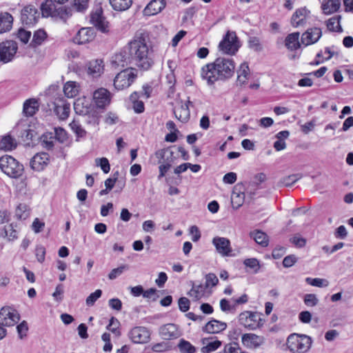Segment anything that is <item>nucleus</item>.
<instances>
[{
  "mask_svg": "<svg viewBox=\"0 0 353 353\" xmlns=\"http://www.w3.org/2000/svg\"><path fill=\"white\" fill-rule=\"evenodd\" d=\"M227 324L225 322L213 319L205 325L203 330L210 334H216L225 330Z\"/></svg>",
  "mask_w": 353,
  "mask_h": 353,
  "instance_id": "27",
  "label": "nucleus"
},
{
  "mask_svg": "<svg viewBox=\"0 0 353 353\" xmlns=\"http://www.w3.org/2000/svg\"><path fill=\"white\" fill-rule=\"evenodd\" d=\"M42 14L44 17H51L63 22L72 16V10L65 6H57L52 0H46L41 6Z\"/></svg>",
  "mask_w": 353,
  "mask_h": 353,
  "instance_id": "4",
  "label": "nucleus"
},
{
  "mask_svg": "<svg viewBox=\"0 0 353 353\" xmlns=\"http://www.w3.org/2000/svg\"><path fill=\"white\" fill-rule=\"evenodd\" d=\"M111 65L115 68L119 67L124 68L128 65H130V58L128 46L124 47L121 51L116 53L112 57Z\"/></svg>",
  "mask_w": 353,
  "mask_h": 353,
  "instance_id": "17",
  "label": "nucleus"
},
{
  "mask_svg": "<svg viewBox=\"0 0 353 353\" xmlns=\"http://www.w3.org/2000/svg\"><path fill=\"white\" fill-rule=\"evenodd\" d=\"M235 63L229 57H217L213 62L209 63L201 68V77L207 81L208 85L216 81H225L234 74Z\"/></svg>",
  "mask_w": 353,
  "mask_h": 353,
  "instance_id": "1",
  "label": "nucleus"
},
{
  "mask_svg": "<svg viewBox=\"0 0 353 353\" xmlns=\"http://www.w3.org/2000/svg\"><path fill=\"white\" fill-rule=\"evenodd\" d=\"M174 152L169 149H161L156 152V156L159 159V163L161 165L159 167V175L158 178L160 179L163 177L168 170L171 168L174 161Z\"/></svg>",
  "mask_w": 353,
  "mask_h": 353,
  "instance_id": "9",
  "label": "nucleus"
},
{
  "mask_svg": "<svg viewBox=\"0 0 353 353\" xmlns=\"http://www.w3.org/2000/svg\"><path fill=\"white\" fill-rule=\"evenodd\" d=\"M245 185L243 183H239L233 188L231 195V203L232 208L238 209L241 207L245 201Z\"/></svg>",
  "mask_w": 353,
  "mask_h": 353,
  "instance_id": "15",
  "label": "nucleus"
},
{
  "mask_svg": "<svg viewBox=\"0 0 353 353\" xmlns=\"http://www.w3.org/2000/svg\"><path fill=\"white\" fill-rule=\"evenodd\" d=\"M39 109L37 101L34 99L26 100L23 103V112L26 117L33 116Z\"/></svg>",
  "mask_w": 353,
  "mask_h": 353,
  "instance_id": "34",
  "label": "nucleus"
},
{
  "mask_svg": "<svg viewBox=\"0 0 353 353\" xmlns=\"http://www.w3.org/2000/svg\"><path fill=\"white\" fill-rule=\"evenodd\" d=\"M30 215L29 207L26 203H20L16 210L15 216L19 219H26Z\"/></svg>",
  "mask_w": 353,
  "mask_h": 353,
  "instance_id": "46",
  "label": "nucleus"
},
{
  "mask_svg": "<svg viewBox=\"0 0 353 353\" xmlns=\"http://www.w3.org/2000/svg\"><path fill=\"white\" fill-rule=\"evenodd\" d=\"M137 78L133 69H125L119 72L114 79V86L116 90H121L131 85Z\"/></svg>",
  "mask_w": 353,
  "mask_h": 353,
  "instance_id": "8",
  "label": "nucleus"
},
{
  "mask_svg": "<svg viewBox=\"0 0 353 353\" xmlns=\"http://www.w3.org/2000/svg\"><path fill=\"white\" fill-rule=\"evenodd\" d=\"M96 165L100 166L104 173L107 174L110 172V165L108 159L103 157L100 159H96Z\"/></svg>",
  "mask_w": 353,
  "mask_h": 353,
  "instance_id": "53",
  "label": "nucleus"
},
{
  "mask_svg": "<svg viewBox=\"0 0 353 353\" xmlns=\"http://www.w3.org/2000/svg\"><path fill=\"white\" fill-rule=\"evenodd\" d=\"M310 14V12L305 8L297 9L292 16V26L294 28L304 26L306 24Z\"/></svg>",
  "mask_w": 353,
  "mask_h": 353,
  "instance_id": "22",
  "label": "nucleus"
},
{
  "mask_svg": "<svg viewBox=\"0 0 353 353\" xmlns=\"http://www.w3.org/2000/svg\"><path fill=\"white\" fill-rule=\"evenodd\" d=\"M239 47L236 33L228 31L219 43L218 48L223 54L233 55L238 51Z\"/></svg>",
  "mask_w": 353,
  "mask_h": 353,
  "instance_id": "7",
  "label": "nucleus"
},
{
  "mask_svg": "<svg viewBox=\"0 0 353 353\" xmlns=\"http://www.w3.org/2000/svg\"><path fill=\"white\" fill-rule=\"evenodd\" d=\"M95 37V31L93 28H81L73 40L77 44H84L92 41Z\"/></svg>",
  "mask_w": 353,
  "mask_h": 353,
  "instance_id": "20",
  "label": "nucleus"
},
{
  "mask_svg": "<svg viewBox=\"0 0 353 353\" xmlns=\"http://www.w3.org/2000/svg\"><path fill=\"white\" fill-rule=\"evenodd\" d=\"M93 99L98 108H104L110 104L111 94L107 89L101 88L94 92Z\"/></svg>",
  "mask_w": 353,
  "mask_h": 353,
  "instance_id": "18",
  "label": "nucleus"
},
{
  "mask_svg": "<svg viewBox=\"0 0 353 353\" xmlns=\"http://www.w3.org/2000/svg\"><path fill=\"white\" fill-rule=\"evenodd\" d=\"M63 92L68 98H73L79 92L78 86L75 82L68 81L64 85Z\"/></svg>",
  "mask_w": 353,
  "mask_h": 353,
  "instance_id": "45",
  "label": "nucleus"
},
{
  "mask_svg": "<svg viewBox=\"0 0 353 353\" xmlns=\"http://www.w3.org/2000/svg\"><path fill=\"white\" fill-rule=\"evenodd\" d=\"M141 98L138 92H134L131 94L130 99L133 104V110L136 113H142L144 112L145 107L142 101L139 100Z\"/></svg>",
  "mask_w": 353,
  "mask_h": 353,
  "instance_id": "37",
  "label": "nucleus"
},
{
  "mask_svg": "<svg viewBox=\"0 0 353 353\" xmlns=\"http://www.w3.org/2000/svg\"><path fill=\"white\" fill-rule=\"evenodd\" d=\"M250 236L253 238L255 242L261 245L262 247H266L268 245V237L267 234L261 231L255 230L250 233Z\"/></svg>",
  "mask_w": 353,
  "mask_h": 353,
  "instance_id": "38",
  "label": "nucleus"
},
{
  "mask_svg": "<svg viewBox=\"0 0 353 353\" xmlns=\"http://www.w3.org/2000/svg\"><path fill=\"white\" fill-rule=\"evenodd\" d=\"M110 3L114 10L125 11L132 6V0H110Z\"/></svg>",
  "mask_w": 353,
  "mask_h": 353,
  "instance_id": "39",
  "label": "nucleus"
},
{
  "mask_svg": "<svg viewBox=\"0 0 353 353\" xmlns=\"http://www.w3.org/2000/svg\"><path fill=\"white\" fill-rule=\"evenodd\" d=\"M203 346L201 349L202 353H210L217 350L221 345V342L212 338H205L202 339Z\"/></svg>",
  "mask_w": 353,
  "mask_h": 353,
  "instance_id": "29",
  "label": "nucleus"
},
{
  "mask_svg": "<svg viewBox=\"0 0 353 353\" xmlns=\"http://www.w3.org/2000/svg\"><path fill=\"white\" fill-rule=\"evenodd\" d=\"M55 139L60 143H64L68 139L66 131L62 128H54Z\"/></svg>",
  "mask_w": 353,
  "mask_h": 353,
  "instance_id": "54",
  "label": "nucleus"
},
{
  "mask_svg": "<svg viewBox=\"0 0 353 353\" xmlns=\"http://www.w3.org/2000/svg\"><path fill=\"white\" fill-rule=\"evenodd\" d=\"M341 19V15H336L329 19L326 24L327 29L332 32H341L343 31V29L340 25Z\"/></svg>",
  "mask_w": 353,
  "mask_h": 353,
  "instance_id": "41",
  "label": "nucleus"
},
{
  "mask_svg": "<svg viewBox=\"0 0 353 353\" xmlns=\"http://www.w3.org/2000/svg\"><path fill=\"white\" fill-rule=\"evenodd\" d=\"M249 47L255 51L259 52L262 50L259 39L255 37H250L248 41Z\"/></svg>",
  "mask_w": 353,
  "mask_h": 353,
  "instance_id": "61",
  "label": "nucleus"
},
{
  "mask_svg": "<svg viewBox=\"0 0 353 353\" xmlns=\"http://www.w3.org/2000/svg\"><path fill=\"white\" fill-rule=\"evenodd\" d=\"M206 289L207 288L202 284H193L192 289L188 292V294L195 300H199L203 296Z\"/></svg>",
  "mask_w": 353,
  "mask_h": 353,
  "instance_id": "43",
  "label": "nucleus"
},
{
  "mask_svg": "<svg viewBox=\"0 0 353 353\" xmlns=\"http://www.w3.org/2000/svg\"><path fill=\"white\" fill-rule=\"evenodd\" d=\"M190 105L193 106L192 102L188 100L186 103H181L179 107L176 108L174 110L176 118L183 123L187 122L190 119Z\"/></svg>",
  "mask_w": 353,
  "mask_h": 353,
  "instance_id": "26",
  "label": "nucleus"
},
{
  "mask_svg": "<svg viewBox=\"0 0 353 353\" xmlns=\"http://www.w3.org/2000/svg\"><path fill=\"white\" fill-rule=\"evenodd\" d=\"M0 168L11 178H19L23 172V165L10 155H4L0 158Z\"/></svg>",
  "mask_w": 353,
  "mask_h": 353,
  "instance_id": "5",
  "label": "nucleus"
},
{
  "mask_svg": "<svg viewBox=\"0 0 353 353\" xmlns=\"http://www.w3.org/2000/svg\"><path fill=\"white\" fill-rule=\"evenodd\" d=\"M341 6L340 0H323L321 9L325 14H331L339 11Z\"/></svg>",
  "mask_w": 353,
  "mask_h": 353,
  "instance_id": "28",
  "label": "nucleus"
},
{
  "mask_svg": "<svg viewBox=\"0 0 353 353\" xmlns=\"http://www.w3.org/2000/svg\"><path fill=\"white\" fill-rule=\"evenodd\" d=\"M220 307L222 311L229 312L236 310V305L232 300L230 301L225 299H223L220 301Z\"/></svg>",
  "mask_w": 353,
  "mask_h": 353,
  "instance_id": "52",
  "label": "nucleus"
},
{
  "mask_svg": "<svg viewBox=\"0 0 353 353\" xmlns=\"http://www.w3.org/2000/svg\"><path fill=\"white\" fill-rule=\"evenodd\" d=\"M17 49V43L14 41L9 40L0 43V61L6 63L12 61Z\"/></svg>",
  "mask_w": 353,
  "mask_h": 353,
  "instance_id": "11",
  "label": "nucleus"
},
{
  "mask_svg": "<svg viewBox=\"0 0 353 353\" xmlns=\"http://www.w3.org/2000/svg\"><path fill=\"white\" fill-rule=\"evenodd\" d=\"M16 140L10 134L1 137L0 139V150L4 151H10L17 148Z\"/></svg>",
  "mask_w": 353,
  "mask_h": 353,
  "instance_id": "31",
  "label": "nucleus"
},
{
  "mask_svg": "<svg viewBox=\"0 0 353 353\" xmlns=\"http://www.w3.org/2000/svg\"><path fill=\"white\" fill-rule=\"evenodd\" d=\"M39 18V12L34 6H27L21 10V21L24 25L32 26L37 22Z\"/></svg>",
  "mask_w": 353,
  "mask_h": 353,
  "instance_id": "14",
  "label": "nucleus"
},
{
  "mask_svg": "<svg viewBox=\"0 0 353 353\" xmlns=\"http://www.w3.org/2000/svg\"><path fill=\"white\" fill-rule=\"evenodd\" d=\"M301 174H294L282 178L279 182V186L290 187L302 178Z\"/></svg>",
  "mask_w": 353,
  "mask_h": 353,
  "instance_id": "44",
  "label": "nucleus"
},
{
  "mask_svg": "<svg viewBox=\"0 0 353 353\" xmlns=\"http://www.w3.org/2000/svg\"><path fill=\"white\" fill-rule=\"evenodd\" d=\"M219 279L215 274L209 273L205 275V286L208 288L209 287H214L217 285Z\"/></svg>",
  "mask_w": 353,
  "mask_h": 353,
  "instance_id": "57",
  "label": "nucleus"
},
{
  "mask_svg": "<svg viewBox=\"0 0 353 353\" xmlns=\"http://www.w3.org/2000/svg\"><path fill=\"white\" fill-rule=\"evenodd\" d=\"M84 121L88 123L93 125H97L99 124V118L95 114L87 113L86 115L83 116Z\"/></svg>",
  "mask_w": 353,
  "mask_h": 353,
  "instance_id": "63",
  "label": "nucleus"
},
{
  "mask_svg": "<svg viewBox=\"0 0 353 353\" xmlns=\"http://www.w3.org/2000/svg\"><path fill=\"white\" fill-rule=\"evenodd\" d=\"M297 261V257L295 255L286 256L283 260V265L285 268H290Z\"/></svg>",
  "mask_w": 353,
  "mask_h": 353,
  "instance_id": "64",
  "label": "nucleus"
},
{
  "mask_svg": "<svg viewBox=\"0 0 353 353\" xmlns=\"http://www.w3.org/2000/svg\"><path fill=\"white\" fill-rule=\"evenodd\" d=\"M102 291L101 290H97L94 292L91 293L86 299L85 302L88 305H93L96 301L101 297Z\"/></svg>",
  "mask_w": 353,
  "mask_h": 353,
  "instance_id": "58",
  "label": "nucleus"
},
{
  "mask_svg": "<svg viewBox=\"0 0 353 353\" xmlns=\"http://www.w3.org/2000/svg\"><path fill=\"white\" fill-rule=\"evenodd\" d=\"M165 0H152L144 8L145 16H152L161 12L165 7Z\"/></svg>",
  "mask_w": 353,
  "mask_h": 353,
  "instance_id": "25",
  "label": "nucleus"
},
{
  "mask_svg": "<svg viewBox=\"0 0 353 353\" xmlns=\"http://www.w3.org/2000/svg\"><path fill=\"white\" fill-rule=\"evenodd\" d=\"M20 319L18 312L10 307H3L0 310V340L6 335V330L3 327L14 325Z\"/></svg>",
  "mask_w": 353,
  "mask_h": 353,
  "instance_id": "6",
  "label": "nucleus"
},
{
  "mask_svg": "<svg viewBox=\"0 0 353 353\" xmlns=\"http://www.w3.org/2000/svg\"><path fill=\"white\" fill-rule=\"evenodd\" d=\"M13 17L8 12L0 14V33L10 31L12 28Z\"/></svg>",
  "mask_w": 353,
  "mask_h": 353,
  "instance_id": "30",
  "label": "nucleus"
},
{
  "mask_svg": "<svg viewBox=\"0 0 353 353\" xmlns=\"http://www.w3.org/2000/svg\"><path fill=\"white\" fill-rule=\"evenodd\" d=\"M103 72V61L96 59L91 61L88 65V73L94 77H99Z\"/></svg>",
  "mask_w": 353,
  "mask_h": 353,
  "instance_id": "33",
  "label": "nucleus"
},
{
  "mask_svg": "<svg viewBox=\"0 0 353 353\" xmlns=\"http://www.w3.org/2000/svg\"><path fill=\"white\" fill-rule=\"evenodd\" d=\"M181 353H195L196 348L189 341L181 339L178 345Z\"/></svg>",
  "mask_w": 353,
  "mask_h": 353,
  "instance_id": "47",
  "label": "nucleus"
},
{
  "mask_svg": "<svg viewBox=\"0 0 353 353\" xmlns=\"http://www.w3.org/2000/svg\"><path fill=\"white\" fill-rule=\"evenodd\" d=\"M212 243L215 247L216 252L222 256H228L231 255L232 249L230 241L228 239L221 236L213 238Z\"/></svg>",
  "mask_w": 353,
  "mask_h": 353,
  "instance_id": "16",
  "label": "nucleus"
},
{
  "mask_svg": "<svg viewBox=\"0 0 353 353\" xmlns=\"http://www.w3.org/2000/svg\"><path fill=\"white\" fill-rule=\"evenodd\" d=\"M244 265L253 270L254 274L259 272L260 269L259 261L255 258L247 259L243 261Z\"/></svg>",
  "mask_w": 353,
  "mask_h": 353,
  "instance_id": "49",
  "label": "nucleus"
},
{
  "mask_svg": "<svg viewBox=\"0 0 353 353\" xmlns=\"http://www.w3.org/2000/svg\"><path fill=\"white\" fill-rule=\"evenodd\" d=\"M150 331L143 326L133 327L128 334L129 338L134 343L143 344L150 341Z\"/></svg>",
  "mask_w": 353,
  "mask_h": 353,
  "instance_id": "12",
  "label": "nucleus"
},
{
  "mask_svg": "<svg viewBox=\"0 0 353 353\" xmlns=\"http://www.w3.org/2000/svg\"><path fill=\"white\" fill-rule=\"evenodd\" d=\"M17 332L19 336L22 339L24 336H26L28 330V323L23 321L17 326Z\"/></svg>",
  "mask_w": 353,
  "mask_h": 353,
  "instance_id": "60",
  "label": "nucleus"
},
{
  "mask_svg": "<svg viewBox=\"0 0 353 353\" xmlns=\"http://www.w3.org/2000/svg\"><path fill=\"white\" fill-rule=\"evenodd\" d=\"M70 110V104L65 103L61 105L56 104L54 107V112L61 120H65L68 117Z\"/></svg>",
  "mask_w": 353,
  "mask_h": 353,
  "instance_id": "40",
  "label": "nucleus"
},
{
  "mask_svg": "<svg viewBox=\"0 0 353 353\" xmlns=\"http://www.w3.org/2000/svg\"><path fill=\"white\" fill-rule=\"evenodd\" d=\"M237 81L240 84L245 83L250 74L248 65L245 63H241L239 70L237 71Z\"/></svg>",
  "mask_w": 353,
  "mask_h": 353,
  "instance_id": "42",
  "label": "nucleus"
},
{
  "mask_svg": "<svg viewBox=\"0 0 353 353\" xmlns=\"http://www.w3.org/2000/svg\"><path fill=\"white\" fill-rule=\"evenodd\" d=\"M260 321H261L259 314L257 312L244 311L239 316V323L249 330H256L259 327Z\"/></svg>",
  "mask_w": 353,
  "mask_h": 353,
  "instance_id": "10",
  "label": "nucleus"
},
{
  "mask_svg": "<svg viewBox=\"0 0 353 353\" xmlns=\"http://www.w3.org/2000/svg\"><path fill=\"white\" fill-rule=\"evenodd\" d=\"M241 342L248 348H256L263 343V339L255 334L247 333L242 335Z\"/></svg>",
  "mask_w": 353,
  "mask_h": 353,
  "instance_id": "24",
  "label": "nucleus"
},
{
  "mask_svg": "<svg viewBox=\"0 0 353 353\" xmlns=\"http://www.w3.org/2000/svg\"><path fill=\"white\" fill-rule=\"evenodd\" d=\"M17 38L23 43L26 44L31 37V32L23 28H20L17 34Z\"/></svg>",
  "mask_w": 353,
  "mask_h": 353,
  "instance_id": "55",
  "label": "nucleus"
},
{
  "mask_svg": "<svg viewBox=\"0 0 353 353\" xmlns=\"http://www.w3.org/2000/svg\"><path fill=\"white\" fill-rule=\"evenodd\" d=\"M321 36V28L316 27L309 28L302 34L301 42L305 46H309L317 42Z\"/></svg>",
  "mask_w": 353,
  "mask_h": 353,
  "instance_id": "19",
  "label": "nucleus"
},
{
  "mask_svg": "<svg viewBox=\"0 0 353 353\" xmlns=\"http://www.w3.org/2000/svg\"><path fill=\"white\" fill-rule=\"evenodd\" d=\"M128 265H121L119 267L111 270V272L108 274V279L110 280H114L117 279L119 276H120L121 274H123L124 271L128 270Z\"/></svg>",
  "mask_w": 353,
  "mask_h": 353,
  "instance_id": "50",
  "label": "nucleus"
},
{
  "mask_svg": "<svg viewBox=\"0 0 353 353\" xmlns=\"http://www.w3.org/2000/svg\"><path fill=\"white\" fill-rule=\"evenodd\" d=\"M127 46L130 53V65L142 70H148L152 66V50L149 48L144 37H137Z\"/></svg>",
  "mask_w": 353,
  "mask_h": 353,
  "instance_id": "2",
  "label": "nucleus"
},
{
  "mask_svg": "<svg viewBox=\"0 0 353 353\" xmlns=\"http://www.w3.org/2000/svg\"><path fill=\"white\" fill-rule=\"evenodd\" d=\"M159 334L162 339L165 340L177 339L181 335L177 326L173 323H168L161 326Z\"/></svg>",
  "mask_w": 353,
  "mask_h": 353,
  "instance_id": "23",
  "label": "nucleus"
},
{
  "mask_svg": "<svg viewBox=\"0 0 353 353\" xmlns=\"http://www.w3.org/2000/svg\"><path fill=\"white\" fill-rule=\"evenodd\" d=\"M49 162L48 153L42 152L35 154L31 159L30 165L31 168L37 172L43 170Z\"/></svg>",
  "mask_w": 353,
  "mask_h": 353,
  "instance_id": "21",
  "label": "nucleus"
},
{
  "mask_svg": "<svg viewBox=\"0 0 353 353\" xmlns=\"http://www.w3.org/2000/svg\"><path fill=\"white\" fill-rule=\"evenodd\" d=\"M90 23L101 32L106 33L109 32V22L103 15V10L101 8L91 12Z\"/></svg>",
  "mask_w": 353,
  "mask_h": 353,
  "instance_id": "13",
  "label": "nucleus"
},
{
  "mask_svg": "<svg viewBox=\"0 0 353 353\" xmlns=\"http://www.w3.org/2000/svg\"><path fill=\"white\" fill-rule=\"evenodd\" d=\"M34 130L29 128H26L25 129L22 130L21 132V137L22 139L25 141L32 140L34 136Z\"/></svg>",
  "mask_w": 353,
  "mask_h": 353,
  "instance_id": "62",
  "label": "nucleus"
},
{
  "mask_svg": "<svg viewBox=\"0 0 353 353\" xmlns=\"http://www.w3.org/2000/svg\"><path fill=\"white\" fill-rule=\"evenodd\" d=\"M303 301L307 307H314L317 305L319 300L314 294H307L304 296Z\"/></svg>",
  "mask_w": 353,
  "mask_h": 353,
  "instance_id": "56",
  "label": "nucleus"
},
{
  "mask_svg": "<svg viewBox=\"0 0 353 353\" xmlns=\"http://www.w3.org/2000/svg\"><path fill=\"white\" fill-rule=\"evenodd\" d=\"M70 126L78 137H84L85 136V130L81 126L77 121L74 120L70 123Z\"/></svg>",
  "mask_w": 353,
  "mask_h": 353,
  "instance_id": "51",
  "label": "nucleus"
},
{
  "mask_svg": "<svg viewBox=\"0 0 353 353\" xmlns=\"http://www.w3.org/2000/svg\"><path fill=\"white\" fill-rule=\"evenodd\" d=\"M74 7L78 12H84L88 7V0H73Z\"/></svg>",
  "mask_w": 353,
  "mask_h": 353,
  "instance_id": "59",
  "label": "nucleus"
},
{
  "mask_svg": "<svg viewBox=\"0 0 353 353\" xmlns=\"http://www.w3.org/2000/svg\"><path fill=\"white\" fill-rule=\"evenodd\" d=\"M48 34L43 29H39L36 30L32 37V39L30 43L31 48H37L41 46L47 39Z\"/></svg>",
  "mask_w": 353,
  "mask_h": 353,
  "instance_id": "32",
  "label": "nucleus"
},
{
  "mask_svg": "<svg viewBox=\"0 0 353 353\" xmlns=\"http://www.w3.org/2000/svg\"><path fill=\"white\" fill-rule=\"evenodd\" d=\"M19 231V225L17 223H11L4 227L5 236L9 241H14L18 238Z\"/></svg>",
  "mask_w": 353,
  "mask_h": 353,
  "instance_id": "35",
  "label": "nucleus"
},
{
  "mask_svg": "<svg viewBox=\"0 0 353 353\" xmlns=\"http://www.w3.org/2000/svg\"><path fill=\"white\" fill-rule=\"evenodd\" d=\"M312 343V339L306 334L293 333L287 339L286 345L292 353H306Z\"/></svg>",
  "mask_w": 353,
  "mask_h": 353,
  "instance_id": "3",
  "label": "nucleus"
},
{
  "mask_svg": "<svg viewBox=\"0 0 353 353\" xmlns=\"http://www.w3.org/2000/svg\"><path fill=\"white\" fill-rule=\"evenodd\" d=\"M305 281L307 284L319 288L327 287L329 285V282L326 279L320 278L312 279L307 277L305 279Z\"/></svg>",
  "mask_w": 353,
  "mask_h": 353,
  "instance_id": "48",
  "label": "nucleus"
},
{
  "mask_svg": "<svg viewBox=\"0 0 353 353\" xmlns=\"http://www.w3.org/2000/svg\"><path fill=\"white\" fill-rule=\"evenodd\" d=\"M299 32H293L287 36L285 38V46L290 50H296L300 48L299 41Z\"/></svg>",
  "mask_w": 353,
  "mask_h": 353,
  "instance_id": "36",
  "label": "nucleus"
}]
</instances>
